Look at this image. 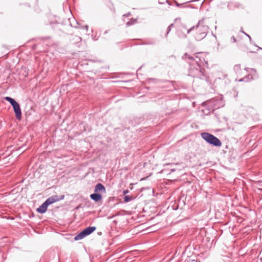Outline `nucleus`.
<instances>
[{"label":"nucleus","mask_w":262,"mask_h":262,"mask_svg":"<svg viewBox=\"0 0 262 262\" xmlns=\"http://www.w3.org/2000/svg\"><path fill=\"white\" fill-rule=\"evenodd\" d=\"M174 3L177 7L180 6V5L179 3H178L177 2H174Z\"/></svg>","instance_id":"obj_26"},{"label":"nucleus","mask_w":262,"mask_h":262,"mask_svg":"<svg viewBox=\"0 0 262 262\" xmlns=\"http://www.w3.org/2000/svg\"><path fill=\"white\" fill-rule=\"evenodd\" d=\"M209 30V27L206 22V18L204 17L199 21L196 26H193L187 30V33L188 34L192 30H195V38L196 40L200 41L206 36Z\"/></svg>","instance_id":"obj_1"},{"label":"nucleus","mask_w":262,"mask_h":262,"mask_svg":"<svg viewBox=\"0 0 262 262\" xmlns=\"http://www.w3.org/2000/svg\"><path fill=\"white\" fill-rule=\"evenodd\" d=\"M241 69V66L239 64H236L234 67V70L237 72H238Z\"/></svg>","instance_id":"obj_18"},{"label":"nucleus","mask_w":262,"mask_h":262,"mask_svg":"<svg viewBox=\"0 0 262 262\" xmlns=\"http://www.w3.org/2000/svg\"><path fill=\"white\" fill-rule=\"evenodd\" d=\"M154 42H146V43H144V45H151V44H153Z\"/></svg>","instance_id":"obj_23"},{"label":"nucleus","mask_w":262,"mask_h":262,"mask_svg":"<svg viewBox=\"0 0 262 262\" xmlns=\"http://www.w3.org/2000/svg\"><path fill=\"white\" fill-rule=\"evenodd\" d=\"M220 107V105H219V106H214V108H219V107Z\"/></svg>","instance_id":"obj_27"},{"label":"nucleus","mask_w":262,"mask_h":262,"mask_svg":"<svg viewBox=\"0 0 262 262\" xmlns=\"http://www.w3.org/2000/svg\"><path fill=\"white\" fill-rule=\"evenodd\" d=\"M246 36H247V37H248L249 39L251 40V38L250 37V35H249L248 34H247L246 33H245V32H244L243 31H242Z\"/></svg>","instance_id":"obj_21"},{"label":"nucleus","mask_w":262,"mask_h":262,"mask_svg":"<svg viewBox=\"0 0 262 262\" xmlns=\"http://www.w3.org/2000/svg\"><path fill=\"white\" fill-rule=\"evenodd\" d=\"M173 25L172 24H171V25H170L168 26V27L167 28V33H166V35H167L169 33V32H170V30H171V27L173 26Z\"/></svg>","instance_id":"obj_19"},{"label":"nucleus","mask_w":262,"mask_h":262,"mask_svg":"<svg viewBox=\"0 0 262 262\" xmlns=\"http://www.w3.org/2000/svg\"><path fill=\"white\" fill-rule=\"evenodd\" d=\"M14 112L15 114V117L17 120H20L21 118V111L20 107V105L18 103L13 106Z\"/></svg>","instance_id":"obj_6"},{"label":"nucleus","mask_w":262,"mask_h":262,"mask_svg":"<svg viewBox=\"0 0 262 262\" xmlns=\"http://www.w3.org/2000/svg\"><path fill=\"white\" fill-rule=\"evenodd\" d=\"M171 170L172 171H174V169H172Z\"/></svg>","instance_id":"obj_31"},{"label":"nucleus","mask_w":262,"mask_h":262,"mask_svg":"<svg viewBox=\"0 0 262 262\" xmlns=\"http://www.w3.org/2000/svg\"><path fill=\"white\" fill-rule=\"evenodd\" d=\"M184 29L185 30H186V28L185 26H184Z\"/></svg>","instance_id":"obj_30"},{"label":"nucleus","mask_w":262,"mask_h":262,"mask_svg":"<svg viewBox=\"0 0 262 262\" xmlns=\"http://www.w3.org/2000/svg\"><path fill=\"white\" fill-rule=\"evenodd\" d=\"M48 205L46 202H43L38 208L36 209V211L40 213H44L46 212Z\"/></svg>","instance_id":"obj_7"},{"label":"nucleus","mask_w":262,"mask_h":262,"mask_svg":"<svg viewBox=\"0 0 262 262\" xmlns=\"http://www.w3.org/2000/svg\"><path fill=\"white\" fill-rule=\"evenodd\" d=\"M201 53H197L193 56H191L187 53H185L182 56V59L188 61L189 64H193L196 67H202L204 63L207 62L205 60L203 57L200 56Z\"/></svg>","instance_id":"obj_2"},{"label":"nucleus","mask_w":262,"mask_h":262,"mask_svg":"<svg viewBox=\"0 0 262 262\" xmlns=\"http://www.w3.org/2000/svg\"><path fill=\"white\" fill-rule=\"evenodd\" d=\"M99 191L106 192L105 187L101 183H98L95 187V192L98 193Z\"/></svg>","instance_id":"obj_9"},{"label":"nucleus","mask_w":262,"mask_h":262,"mask_svg":"<svg viewBox=\"0 0 262 262\" xmlns=\"http://www.w3.org/2000/svg\"><path fill=\"white\" fill-rule=\"evenodd\" d=\"M231 38H232V39L233 40V41L234 42H236V40L234 36H232V37H231Z\"/></svg>","instance_id":"obj_24"},{"label":"nucleus","mask_w":262,"mask_h":262,"mask_svg":"<svg viewBox=\"0 0 262 262\" xmlns=\"http://www.w3.org/2000/svg\"><path fill=\"white\" fill-rule=\"evenodd\" d=\"M64 196L63 195H60V196H58L57 195H52V196L49 197V198H48L46 200L45 202L49 206L51 204H53L54 203H55L56 202L63 200L64 199Z\"/></svg>","instance_id":"obj_5"},{"label":"nucleus","mask_w":262,"mask_h":262,"mask_svg":"<svg viewBox=\"0 0 262 262\" xmlns=\"http://www.w3.org/2000/svg\"><path fill=\"white\" fill-rule=\"evenodd\" d=\"M85 236H86L85 234V232H84L82 230L81 232H80L79 233H78L75 236L74 239L75 241H78L83 238Z\"/></svg>","instance_id":"obj_11"},{"label":"nucleus","mask_w":262,"mask_h":262,"mask_svg":"<svg viewBox=\"0 0 262 262\" xmlns=\"http://www.w3.org/2000/svg\"><path fill=\"white\" fill-rule=\"evenodd\" d=\"M81 28L85 29L87 31L88 30L89 27L88 25H85V26L82 27Z\"/></svg>","instance_id":"obj_20"},{"label":"nucleus","mask_w":262,"mask_h":262,"mask_svg":"<svg viewBox=\"0 0 262 262\" xmlns=\"http://www.w3.org/2000/svg\"><path fill=\"white\" fill-rule=\"evenodd\" d=\"M201 136L210 145L215 147H220L222 146V142L220 140L211 134L204 132L201 134Z\"/></svg>","instance_id":"obj_3"},{"label":"nucleus","mask_w":262,"mask_h":262,"mask_svg":"<svg viewBox=\"0 0 262 262\" xmlns=\"http://www.w3.org/2000/svg\"><path fill=\"white\" fill-rule=\"evenodd\" d=\"M90 198L95 202H98L102 200V196L101 194L95 192L90 195Z\"/></svg>","instance_id":"obj_8"},{"label":"nucleus","mask_w":262,"mask_h":262,"mask_svg":"<svg viewBox=\"0 0 262 262\" xmlns=\"http://www.w3.org/2000/svg\"><path fill=\"white\" fill-rule=\"evenodd\" d=\"M128 192V190H124L123 191V193L124 194H126V193H127Z\"/></svg>","instance_id":"obj_25"},{"label":"nucleus","mask_w":262,"mask_h":262,"mask_svg":"<svg viewBox=\"0 0 262 262\" xmlns=\"http://www.w3.org/2000/svg\"><path fill=\"white\" fill-rule=\"evenodd\" d=\"M177 34L180 38H185L187 36L185 33L180 30L177 31Z\"/></svg>","instance_id":"obj_14"},{"label":"nucleus","mask_w":262,"mask_h":262,"mask_svg":"<svg viewBox=\"0 0 262 262\" xmlns=\"http://www.w3.org/2000/svg\"><path fill=\"white\" fill-rule=\"evenodd\" d=\"M166 2L169 5H170L171 4L169 3V2L168 0L166 1Z\"/></svg>","instance_id":"obj_28"},{"label":"nucleus","mask_w":262,"mask_h":262,"mask_svg":"<svg viewBox=\"0 0 262 262\" xmlns=\"http://www.w3.org/2000/svg\"><path fill=\"white\" fill-rule=\"evenodd\" d=\"M132 199H133V198L132 196L125 195L124 198V201L125 203H127V202L130 201L131 200H132Z\"/></svg>","instance_id":"obj_17"},{"label":"nucleus","mask_w":262,"mask_h":262,"mask_svg":"<svg viewBox=\"0 0 262 262\" xmlns=\"http://www.w3.org/2000/svg\"><path fill=\"white\" fill-rule=\"evenodd\" d=\"M136 21L137 19L132 18L129 21L126 23V25L127 27H129L130 26L134 24Z\"/></svg>","instance_id":"obj_16"},{"label":"nucleus","mask_w":262,"mask_h":262,"mask_svg":"<svg viewBox=\"0 0 262 262\" xmlns=\"http://www.w3.org/2000/svg\"><path fill=\"white\" fill-rule=\"evenodd\" d=\"M5 99L9 102L12 106H14V105L17 103V102L14 99L10 97H5Z\"/></svg>","instance_id":"obj_13"},{"label":"nucleus","mask_w":262,"mask_h":262,"mask_svg":"<svg viewBox=\"0 0 262 262\" xmlns=\"http://www.w3.org/2000/svg\"><path fill=\"white\" fill-rule=\"evenodd\" d=\"M253 79V78L252 76H251L250 75H248L247 77H244L243 78L240 79L238 81H239L248 82V81H249L250 80Z\"/></svg>","instance_id":"obj_15"},{"label":"nucleus","mask_w":262,"mask_h":262,"mask_svg":"<svg viewBox=\"0 0 262 262\" xmlns=\"http://www.w3.org/2000/svg\"><path fill=\"white\" fill-rule=\"evenodd\" d=\"M81 38L77 35L72 36V38H71V41H72L74 43L79 42L81 41Z\"/></svg>","instance_id":"obj_12"},{"label":"nucleus","mask_w":262,"mask_h":262,"mask_svg":"<svg viewBox=\"0 0 262 262\" xmlns=\"http://www.w3.org/2000/svg\"><path fill=\"white\" fill-rule=\"evenodd\" d=\"M195 1H196V0H192V1H190V2H195Z\"/></svg>","instance_id":"obj_29"},{"label":"nucleus","mask_w":262,"mask_h":262,"mask_svg":"<svg viewBox=\"0 0 262 262\" xmlns=\"http://www.w3.org/2000/svg\"><path fill=\"white\" fill-rule=\"evenodd\" d=\"M96 229V227L95 226H90L86 228L83 231L85 232V234L86 236H88L91 233H92L94 231H95Z\"/></svg>","instance_id":"obj_10"},{"label":"nucleus","mask_w":262,"mask_h":262,"mask_svg":"<svg viewBox=\"0 0 262 262\" xmlns=\"http://www.w3.org/2000/svg\"><path fill=\"white\" fill-rule=\"evenodd\" d=\"M130 13L129 12V13H126V14H124V15H123V17H128V16H130Z\"/></svg>","instance_id":"obj_22"},{"label":"nucleus","mask_w":262,"mask_h":262,"mask_svg":"<svg viewBox=\"0 0 262 262\" xmlns=\"http://www.w3.org/2000/svg\"><path fill=\"white\" fill-rule=\"evenodd\" d=\"M188 75L194 78H199L201 79H206V76L202 70V67H196L193 64H189Z\"/></svg>","instance_id":"obj_4"}]
</instances>
